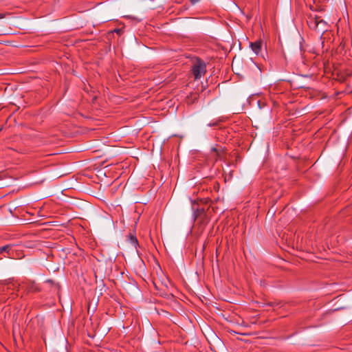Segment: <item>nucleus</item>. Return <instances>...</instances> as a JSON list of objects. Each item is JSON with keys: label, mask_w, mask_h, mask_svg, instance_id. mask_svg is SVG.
Segmentation results:
<instances>
[{"label": "nucleus", "mask_w": 352, "mask_h": 352, "mask_svg": "<svg viewBox=\"0 0 352 352\" xmlns=\"http://www.w3.org/2000/svg\"><path fill=\"white\" fill-rule=\"evenodd\" d=\"M191 72L195 79L201 78L206 72V65L205 62L199 58H196L192 61Z\"/></svg>", "instance_id": "nucleus-1"}, {"label": "nucleus", "mask_w": 352, "mask_h": 352, "mask_svg": "<svg viewBox=\"0 0 352 352\" xmlns=\"http://www.w3.org/2000/svg\"><path fill=\"white\" fill-rule=\"evenodd\" d=\"M307 24L311 29L317 30L319 25H324L325 22L320 17H310L307 21Z\"/></svg>", "instance_id": "nucleus-2"}, {"label": "nucleus", "mask_w": 352, "mask_h": 352, "mask_svg": "<svg viewBox=\"0 0 352 352\" xmlns=\"http://www.w3.org/2000/svg\"><path fill=\"white\" fill-rule=\"evenodd\" d=\"M262 43H263L261 40H258L256 41L255 42L250 43V47L256 54H258V53L261 52Z\"/></svg>", "instance_id": "nucleus-3"}, {"label": "nucleus", "mask_w": 352, "mask_h": 352, "mask_svg": "<svg viewBox=\"0 0 352 352\" xmlns=\"http://www.w3.org/2000/svg\"><path fill=\"white\" fill-rule=\"evenodd\" d=\"M0 252H7L8 257L13 258L14 257V252L12 250V246L10 245H7L0 248Z\"/></svg>", "instance_id": "nucleus-4"}, {"label": "nucleus", "mask_w": 352, "mask_h": 352, "mask_svg": "<svg viewBox=\"0 0 352 352\" xmlns=\"http://www.w3.org/2000/svg\"><path fill=\"white\" fill-rule=\"evenodd\" d=\"M25 284H26V289H28V292H34L38 291V289L35 285L34 282H29V283H26Z\"/></svg>", "instance_id": "nucleus-5"}, {"label": "nucleus", "mask_w": 352, "mask_h": 352, "mask_svg": "<svg viewBox=\"0 0 352 352\" xmlns=\"http://www.w3.org/2000/svg\"><path fill=\"white\" fill-rule=\"evenodd\" d=\"M7 285H8L7 289H13L14 288H16L18 289L21 285L20 284H16L15 283H11L10 282Z\"/></svg>", "instance_id": "nucleus-6"}, {"label": "nucleus", "mask_w": 352, "mask_h": 352, "mask_svg": "<svg viewBox=\"0 0 352 352\" xmlns=\"http://www.w3.org/2000/svg\"><path fill=\"white\" fill-rule=\"evenodd\" d=\"M222 121L221 119L219 118L217 119V120L212 122H210L208 124V126H216L219 124V122H221Z\"/></svg>", "instance_id": "nucleus-7"}, {"label": "nucleus", "mask_w": 352, "mask_h": 352, "mask_svg": "<svg viewBox=\"0 0 352 352\" xmlns=\"http://www.w3.org/2000/svg\"><path fill=\"white\" fill-rule=\"evenodd\" d=\"M130 239H131V242L133 245H136V244H138V240L135 236L131 235Z\"/></svg>", "instance_id": "nucleus-8"}, {"label": "nucleus", "mask_w": 352, "mask_h": 352, "mask_svg": "<svg viewBox=\"0 0 352 352\" xmlns=\"http://www.w3.org/2000/svg\"><path fill=\"white\" fill-rule=\"evenodd\" d=\"M275 302H270L268 303H263L262 306H261V307H265V306H270V307H274L275 305Z\"/></svg>", "instance_id": "nucleus-9"}, {"label": "nucleus", "mask_w": 352, "mask_h": 352, "mask_svg": "<svg viewBox=\"0 0 352 352\" xmlns=\"http://www.w3.org/2000/svg\"><path fill=\"white\" fill-rule=\"evenodd\" d=\"M338 79L340 80V81H344L346 78L343 76V75H338Z\"/></svg>", "instance_id": "nucleus-10"}, {"label": "nucleus", "mask_w": 352, "mask_h": 352, "mask_svg": "<svg viewBox=\"0 0 352 352\" xmlns=\"http://www.w3.org/2000/svg\"><path fill=\"white\" fill-rule=\"evenodd\" d=\"M190 1L192 5H195L199 1V0H190Z\"/></svg>", "instance_id": "nucleus-11"}, {"label": "nucleus", "mask_w": 352, "mask_h": 352, "mask_svg": "<svg viewBox=\"0 0 352 352\" xmlns=\"http://www.w3.org/2000/svg\"><path fill=\"white\" fill-rule=\"evenodd\" d=\"M114 32H117L118 34H120V32H121V30H120V29H116V30H114Z\"/></svg>", "instance_id": "nucleus-12"}, {"label": "nucleus", "mask_w": 352, "mask_h": 352, "mask_svg": "<svg viewBox=\"0 0 352 352\" xmlns=\"http://www.w3.org/2000/svg\"><path fill=\"white\" fill-rule=\"evenodd\" d=\"M5 17V14H0V19H3Z\"/></svg>", "instance_id": "nucleus-13"}]
</instances>
